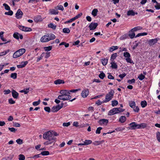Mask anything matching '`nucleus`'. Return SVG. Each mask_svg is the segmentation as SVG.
Wrapping results in <instances>:
<instances>
[{"mask_svg": "<svg viewBox=\"0 0 160 160\" xmlns=\"http://www.w3.org/2000/svg\"><path fill=\"white\" fill-rule=\"evenodd\" d=\"M28 62L27 61L25 62H22L21 64L22 67L23 68L25 67V66L28 64Z\"/></svg>", "mask_w": 160, "mask_h": 160, "instance_id": "obj_52", "label": "nucleus"}, {"mask_svg": "<svg viewBox=\"0 0 160 160\" xmlns=\"http://www.w3.org/2000/svg\"><path fill=\"white\" fill-rule=\"evenodd\" d=\"M13 14V12L12 11L10 10H9L8 12H6L5 13V15H10V16L12 15Z\"/></svg>", "mask_w": 160, "mask_h": 160, "instance_id": "obj_41", "label": "nucleus"}, {"mask_svg": "<svg viewBox=\"0 0 160 160\" xmlns=\"http://www.w3.org/2000/svg\"><path fill=\"white\" fill-rule=\"evenodd\" d=\"M58 13V11L57 9H52L51 10V14H52L57 15Z\"/></svg>", "mask_w": 160, "mask_h": 160, "instance_id": "obj_23", "label": "nucleus"}, {"mask_svg": "<svg viewBox=\"0 0 160 160\" xmlns=\"http://www.w3.org/2000/svg\"><path fill=\"white\" fill-rule=\"evenodd\" d=\"M135 33L133 31H131V30L130 31L128 34V36L131 38H133L135 37Z\"/></svg>", "mask_w": 160, "mask_h": 160, "instance_id": "obj_21", "label": "nucleus"}, {"mask_svg": "<svg viewBox=\"0 0 160 160\" xmlns=\"http://www.w3.org/2000/svg\"><path fill=\"white\" fill-rule=\"evenodd\" d=\"M44 53H42L40 57H38L37 58V62H38V61H39L40 60H41L42 58L44 57Z\"/></svg>", "mask_w": 160, "mask_h": 160, "instance_id": "obj_55", "label": "nucleus"}, {"mask_svg": "<svg viewBox=\"0 0 160 160\" xmlns=\"http://www.w3.org/2000/svg\"><path fill=\"white\" fill-rule=\"evenodd\" d=\"M102 129V128L101 127H99V128H98L97 130H96V133L97 134H99L100 133V131Z\"/></svg>", "mask_w": 160, "mask_h": 160, "instance_id": "obj_54", "label": "nucleus"}, {"mask_svg": "<svg viewBox=\"0 0 160 160\" xmlns=\"http://www.w3.org/2000/svg\"><path fill=\"white\" fill-rule=\"evenodd\" d=\"M70 123L69 122H64L63 123V127H68L70 125Z\"/></svg>", "mask_w": 160, "mask_h": 160, "instance_id": "obj_59", "label": "nucleus"}, {"mask_svg": "<svg viewBox=\"0 0 160 160\" xmlns=\"http://www.w3.org/2000/svg\"><path fill=\"white\" fill-rule=\"evenodd\" d=\"M124 56L126 58V60L128 62L132 63L133 62L132 61L130 57H131L130 53L128 52H125L123 53Z\"/></svg>", "mask_w": 160, "mask_h": 160, "instance_id": "obj_5", "label": "nucleus"}, {"mask_svg": "<svg viewBox=\"0 0 160 160\" xmlns=\"http://www.w3.org/2000/svg\"><path fill=\"white\" fill-rule=\"evenodd\" d=\"M114 92L112 89L106 95L105 98L103 102H107L111 100L113 98Z\"/></svg>", "mask_w": 160, "mask_h": 160, "instance_id": "obj_2", "label": "nucleus"}, {"mask_svg": "<svg viewBox=\"0 0 160 160\" xmlns=\"http://www.w3.org/2000/svg\"><path fill=\"white\" fill-rule=\"evenodd\" d=\"M32 29L31 28L26 27L24 26L23 31L24 32H30L32 31Z\"/></svg>", "mask_w": 160, "mask_h": 160, "instance_id": "obj_46", "label": "nucleus"}, {"mask_svg": "<svg viewBox=\"0 0 160 160\" xmlns=\"http://www.w3.org/2000/svg\"><path fill=\"white\" fill-rule=\"evenodd\" d=\"M147 35V33L146 32H143L138 34L135 37L136 38L139 37L141 36H145Z\"/></svg>", "mask_w": 160, "mask_h": 160, "instance_id": "obj_45", "label": "nucleus"}, {"mask_svg": "<svg viewBox=\"0 0 160 160\" xmlns=\"http://www.w3.org/2000/svg\"><path fill=\"white\" fill-rule=\"evenodd\" d=\"M8 102L10 104H14L15 103V102L14 101L12 98H10L8 100Z\"/></svg>", "mask_w": 160, "mask_h": 160, "instance_id": "obj_51", "label": "nucleus"}, {"mask_svg": "<svg viewBox=\"0 0 160 160\" xmlns=\"http://www.w3.org/2000/svg\"><path fill=\"white\" fill-rule=\"evenodd\" d=\"M130 126V128L131 129H135L136 128L138 129V124H137L136 122H133L129 124Z\"/></svg>", "mask_w": 160, "mask_h": 160, "instance_id": "obj_10", "label": "nucleus"}, {"mask_svg": "<svg viewBox=\"0 0 160 160\" xmlns=\"http://www.w3.org/2000/svg\"><path fill=\"white\" fill-rule=\"evenodd\" d=\"M4 33L3 32H0V37L1 39L3 42H6V40L3 38V34Z\"/></svg>", "mask_w": 160, "mask_h": 160, "instance_id": "obj_33", "label": "nucleus"}, {"mask_svg": "<svg viewBox=\"0 0 160 160\" xmlns=\"http://www.w3.org/2000/svg\"><path fill=\"white\" fill-rule=\"evenodd\" d=\"M118 48V47L117 46H112L109 48V51L110 52H112L115 50L117 49Z\"/></svg>", "mask_w": 160, "mask_h": 160, "instance_id": "obj_30", "label": "nucleus"}, {"mask_svg": "<svg viewBox=\"0 0 160 160\" xmlns=\"http://www.w3.org/2000/svg\"><path fill=\"white\" fill-rule=\"evenodd\" d=\"M50 40L49 35L48 34L43 36L41 38V41L42 42H46Z\"/></svg>", "mask_w": 160, "mask_h": 160, "instance_id": "obj_7", "label": "nucleus"}, {"mask_svg": "<svg viewBox=\"0 0 160 160\" xmlns=\"http://www.w3.org/2000/svg\"><path fill=\"white\" fill-rule=\"evenodd\" d=\"M3 92L4 94H8L11 92V91L10 90L8 89L7 90H4Z\"/></svg>", "mask_w": 160, "mask_h": 160, "instance_id": "obj_62", "label": "nucleus"}, {"mask_svg": "<svg viewBox=\"0 0 160 160\" xmlns=\"http://www.w3.org/2000/svg\"><path fill=\"white\" fill-rule=\"evenodd\" d=\"M104 142V140H102L101 141H95L93 143V144L94 145L97 146L103 143Z\"/></svg>", "mask_w": 160, "mask_h": 160, "instance_id": "obj_24", "label": "nucleus"}, {"mask_svg": "<svg viewBox=\"0 0 160 160\" xmlns=\"http://www.w3.org/2000/svg\"><path fill=\"white\" fill-rule=\"evenodd\" d=\"M101 125H107L108 123V120L106 119H101L99 120L98 122Z\"/></svg>", "mask_w": 160, "mask_h": 160, "instance_id": "obj_15", "label": "nucleus"}, {"mask_svg": "<svg viewBox=\"0 0 160 160\" xmlns=\"http://www.w3.org/2000/svg\"><path fill=\"white\" fill-rule=\"evenodd\" d=\"M56 25H54L52 23H51V28H52L53 30H55L56 28Z\"/></svg>", "mask_w": 160, "mask_h": 160, "instance_id": "obj_60", "label": "nucleus"}, {"mask_svg": "<svg viewBox=\"0 0 160 160\" xmlns=\"http://www.w3.org/2000/svg\"><path fill=\"white\" fill-rule=\"evenodd\" d=\"M129 104L130 106L132 108H134L135 107V102L134 101H131L129 102Z\"/></svg>", "mask_w": 160, "mask_h": 160, "instance_id": "obj_31", "label": "nucleus"}, {"mask_svg": "<svg viewBox=\"0 0 160 160\" xmlns=\"http://www.w3.org/2000/svg\"><path fill=\"white\" fill-rule=\"evenodd\" d=\"M55 8L57 10H61L62 11L64 10V8L63 6L61 5L58 4L57 7H55Z\"/></svg>", "mask_w": 160, "mask_h": 160, "instance_id": "obj_29", "label": "nucleus"}, {"mask_svg": "<svg viewBox=\"0 0 160 160\" xmlns=\"http://www.w3.org/2000/svg\"><path fill=\"white\" fill-rule=\"evenodd\" d=\"M119 52H122V51H127V49H126V48H121V47H120L119 48Z\"/></svg>", "mask_w": 160, "mask_h": 160, "instance_id": "obj_57", "label": "nucleus"}, {"mask_svg": "<svg viewBox=\"0 0 160 160\" xmlns=\"http://www.w3.org/2000/svg\"><path fill=\"white\" fill-rule=\"evenodd\" d=\"M42 53L44 54V57L46 58H48L50 56V52H47L46 53Z\"/></svg>", "mask_w": 160, "mask_h": 160, "instance_id": "obj_44", "label": "nucleus"}, {"mask_svg": "<svg viewBox=\"0 0 160 160\" xmlns=\"http://www.w3.org/2000/svg\"><path fill=\"white\" fill-rule=\"evenodd\" d=\"M64 83L65 82L63 80L60 79H57L54 81V83L56 85L64 84Z\"/></svg>", "mask_w": 160, "mask_h": 160, "instance_id": "obj_18", "label": "nucleus"}, {"mask_svg": "<svg viewBox=\"0 0 160 160\" xmlns=\"http://www.w3.org/2000/svg\"><path fill=\"white\" fill-rule=\"evenodd\" d=\"M137 12H135L133 10L128 11L127 12V15L128 16H134L135 14H137Z\"/></svg>", "mask_w": 160, "mask_h": 160, "instance_id": "obj_19", "label": "nucleus"}, {"mask_svg": "<svg viewBox=\"0 0 160 160\" xmlns=\"http://www.w3.org/2000/svg\"><path fill=\"white\" fill-rule=\"evenodd\" d=\"M25 51L26 50L25 49H20L14 52L13 55V57L14 58H17L19 57L23 54Z\"/></svg>", "mask_w": 160, "mask_h": 160, "instance_id": "obj_3", "label": "nucleus"}, {"mask_svg": "<svg viewBox=\"0 0 160 160\" xmlns=\"http://www.w3.org/2000/svg\"><path fill=\"white\" fill-rule=\"evenodd\" d=\"M126 76V74L124 73L120 74L119 75V77L120 78H121L122 79Z\"/></svg>", "mask_w": 160, "mask_h": 160, "instance_id": "obj_63", "label": "nucleus"}, {"mask_svg": "<svg viewBox=\"0 0 160 160\" xmlns=\"http://www.w3.org/2000/svg\"><path fill=\"white\" fill-rule=\"evenodd\" d=\"M89 90L88 89H84L82 90L81 93V96L83 98H86L89 94Z\"/></svg>", "mask_w": 160, "mask_h": 160, "instance_id": "obj_9", "label": "nucleus"}, {"mask_svg": "<svg viewBox=\"0 0 160 160\" xmlns=\"http://www.w3.org/2000/svg\"><path fill=\"white\" fill-rule=\"evenodd\" d=\"M117 56V53H114L112 54L110 60L111 61H114V60L116 58Z\"/></svg>", "mask_w": 160, "mask_h": 160, "instance_id": "obj_22", "label": "nucleus"}, {"mask_svg": "<svg viewBox=\"0 0 160 160\" xmlns=\"http://www.w3.org/2000/svg\"><path fill=\"white\" fill-rule=\"evenodd\" d=\"M105 76V74L103 73H101L99 75V77L102 79H103Z\"/></svg>", "mask_w": 160, "mask_h": 160, "instance_id": "obj_56", "label": "nucleus"}, {"mask_svg": "<svg viewBox=\"0 0 160 160\" xmlns=\"http://www.w3.org/2000/svg\"><path fill=\"white\" fill-rule=\"evenodd\" d=\"M17 75L16 73H12L11 74V77L14 79H15L17 78Z\"/></svg>", "mask_w": 160, "mask_h": 160, "instance_id": "obj_43", "label": "nucleus"}, {"mask_svg": "<svg viewBox=\"0 0 160 160\" xmlns=\"http://www.w3.org/2000/svg\"><path fill=\"white\" fill-rule=\"evenodd\" d=\"M98 12L97 9H94L93 10L92 12V14L95 17L97 16Z\"/></svg>", "mask_w": 160, "mask_h": 160, "instance_id": "obj_28", "label": "nucleus"}, {"mask_svg": "<svg viewBox=\"0 0 160 160\" xmlns=\"http://www.w3.org/2000/svg\"><path fill=\"white\" fill-rule=\"evenodd\" d=\"M12 95L13 97L15 99H17L18 98L19 94L18 92L14 90L12 91Z\"/></svg>", "mask_w": 160, "mask_h": 160, "instance_id": "obj_16", "label": "nucleus"}, {"mask_svg": "<svg viewBox=\"0 0 160 160\" xmlns=\"http://www.w3.org/2000/svg\"><path fill=\"white\" fill-rule=\"evenodd\" d=\"M23 14L22 12L20 9H18L16 13V17L17 19L21 18Z\"/></svg>", "mask_w": 160, "mask_h": 160, "instance_id": "obj_8", "label": "nucleus"}, {"mask_svg": "<svg viewBox=\"0 0 160 160\" xmlns=\"http://www.w3.org/2000/svg\"><path fill=\"white\" fill-rule=\"evenodd\" d=\"M29 88L25 89L23 90L20 91V92L22 93H24L25 94H27L29 92Z\"/></svg>", "mask_w": 160, "mask_h": 160, "instance_id": "obj_36", "label": "nucleus"}, {"mask_svg": "<svg viewBox=\"0 0 160 160\" xmlns=\"http://www.w3.org/2000/svg\"><path fill=\"white\" fill-rule=\"evenodd\" d=\"M123 111L124 109H123L120 108H114L109 111L108 114L109 115H113L117 113L122 112Z\"/></svg>", "mask_w": 160, "mask_h": 160, "instance_id": "obj_4", "label": "nucleus"}, {"mask_svg": "<svg viewBox=\"0 0 160 160\" xmlns=\"http://www.w3.org/2000/svg\"><path fill=\"white\" fill-rule=\"evenodd\" d=\"M158 40V39L157 38L149 40L148 41V44L151 46H152L157 42Z\"/></svg>", "mask_w": 160, "mask_h": 160, "instance_id": "obj_13", "label": "nucleus"}, {"mask_svg": "<svg viewBox=\"0 0 160 160\" xmlns=\"http://www.w3.org/2000/svg\"><path fill=\"white\" fill-rule=\"evenodd\" d=\"M155 8L157 9H160V3H157V5L155 6Z\"/></svg>", "mask_w": 160, "mask_h": 160, "instance_id": "obj_64", "label": "nucleus"}, {"mask_svg": "<svg viewBox=\"0 0 160 160\" xmlns=\"http://www.w3.org/2000/svg\"><path fill=\"white\" fill-rule=\"evenodd\" d=\"M156 137L158 141L160 142V132H157L156 133Z\"/></svg>", "mask_w": 160, "mask_h": 160, "instance_id": "obj_32", "label": "nucleus"}, {"mask_svg": "<svg viewBox=\"0 0 160 160\" xmlns=\"http://www.w3.org/2000/svg\"><path fill=\"white\" fill-rule=\"evenodd\" d=\"M8 129L11 132H15L17 130L14 128H9Z\"/></svg>", "mask_w": 160, "mask_h": 160, "instance_id": "obj_58", "label": "nucleus"}, {"mask_svg": "<svg viewBox=\"0 0 160 160\" xmlns=\"http://www.w3.org/2000/svg\"><path fill=\"white\" fill-rule=\"evenodd\" d=\"M60 94L58 97V98L63 101L68 100L71 99L69 91L67 90H61L60 92Z\"/></svg>", "mask_w": 160, "mask_h": 160, "instance_id": "obj_1", "label": "nucleus"}, {"mask_svg": "<svg viewBox=\"0 0 160 160\" xmlns=\"http://www.w3.org/2000/svg\"><path fill=\"white\" fill-rule=\"evenodd\" d=\"M139 128H146L147 126L146 123H141L140 124H138Z\"/></svg>", "mask_w": 160, "mask_h": 160, "instance_id": "obj_20", "label": "nucleus"}, {"mask_svg": "<svg viewBox=\"0 0 160 160\" xmlns=\"http://www.w3.org/2000/svg\"><path fill=\"white\" fill-rule=\"evenodd\" d=\"M58 135V134H57L56 132L54 131H52L51 132V141L52 140V142H55L56 138L54 137L51 138L52 136H57Z\"/></svg>", "mask_w": 160, "mask_h": 160, "instance_id": "obj_11", "label": "nucleus"}, {"mask_svg": "<svg viewBox=\"0 0 160 160\" xmlns=\"http://www.w3.org/2000/svg\"><path fill=\"white\" fill-rule=\"evenodd\" d=\"M142 29V28L140 26H138L135 27L131 29V31L133 32L136 31L138 30H141Z\"/></svg>", "mask_w": 160, "mask_h": 160, "instance_id": "obj_26", "label": "nucleus"}, {"mask_svg": "<svg viewBox=\"0 0 160 160\" xmlns=\"http://www.w3.org/2000/svg\"><path fill=\"white\" fill-rule=\"evenodd\" d=\"M16 142L18 144L20 145L22 144L23 143L22 140L20 138L17 139Z\"/></svg>", "mask_w": 160, "mask_h": 160, "instance_id": "obj_53", "label": "nucleus"}, {"mask_svg": "<svg viewBox=\"0 0 160 160\" xmlns=\"http://www.w3.org/2000/svg\"><path fill=\"white\" fill-rule=\"evenodd\" d=\"M3 6L4 7L5 9L7 10H9L10 9V7L7 4L4 3L3 4Z\"/></svg>", "mask_w": 160, "mask_h": 160, "instance_id": "obj_40", "label": "nucleus"}, {"mask_svg": "<svg viewBox=\"0 0 160 160\" xmlns=\"http://www.w3.org/2000/svg\"><path fill=\"white\" fill-rule=\"evenodd\" d=\"M63 107V105H58L56 106L53 107L51 109L52 111L53 112H56L60 109Z\"/></svg>", "mask_w": 160, "mask_h": 160, "instance_id": "obj_6", "label": "nucleus"}, {"mask_svg": "<svg viewBox=\"0 0 160 160\" xmlns=\"http://www.w3.org/2000/svg\"><path fill=\"white\" fill-rule=\"evenodd\" d=\"M126 120V118L125 116H121L119 119V121L122 123L124 122Z\"/></svg>", "mask_w": 160, "mask_h": 160, "instance_id": "obj_37", "label": "nucleus"}, {"mask_svg": "<svg viewBox=\"0 0 160 160\" xmlns=\"http://www.w3.org/2000/svg\"><path fill=\"white\" fill-rule=\"evenodd\" d=\"M118 104V102L116 100H114L112 101V107L117 106Z\"/></svg>", "mask_w": 160, "mask_h": 160, "instance_id": "obj_38", "label": "nucleus"}, {"mask_svg": "<svg viewBox=\"0 0 160 160\" xmlns=\"http://www.w3.org/2000/svg\"><path fill=\"white\" fill-rule=\"evenodd\" d=\"M41 154L43 156L47 155L49 154V152L48 151H44L42 152Z\"/></svg>", "mask_w": 160, "mask_h": 160, "instance_id": "obj_42", "label": "nucleus"}, {"mask_svg": "<svg viewBox=\"0 0 160 160\" xmlns=\"http://www.w3.org/2000/svg\"><path fill=\"white\" fill-rule=\"evenodd\" d=\"M135 80L134 79H132L131 80H128V82L130 84L134 83L135 82Z\"/></svg>", "mask_w": 160, "mask_h": 160, "instance_id": "obj_61", "label": "nucleus"}, {"mask_svg": "<svg viewBox=\"0 0 160 160\" xmlns=\"http://www.w3.org/2000/svg\"><path fill=\"white\" fill-rule=\"evenodd\" d=\"M13 37L14 38L17 39H18L19 38L20 39H22L23 38V36L22 35L19 34L18 32H15L13 34Z\"/></svg>", "mask_w": 160, "mask_h": 160, "instance_id": "obj_14", "label": "nucleus"}, {"mask_svg": "<svg viewBox=\"0 0 160 160\" xmlns=\"http://www.w3.org/2000/svg\"><path fill=\"white\" fill-rule=\"evenodd\" d=\"M145 78V76L142 75V74H140L138 77V78L139 79V80H142L143 79Z\"/></svg>", "mask_w": 160, "mask_h": 160, "instance_id": "obj_48", "label": "nucleus"}, {"mask_svg": "<svg viewBox=\"0 0 160 160\" xmlns=\"http://www.w3.org/2000/svg\"><path fill=\"white\" fill-rule=\"evenodd\" d=\"M111 67L112 68L117 69L118 68V66L116 63L114 61H111Z\"/></svg>", "mask_w": 160, "mask_h": 160, "instance_id": "obj_27", "label": "nucleus"}, {"mask_svg": "<svg viewBox=\"0 0 160 160\" xmlns=\"http://www.w3.org/2000/svg\"><path fill=\"white\" fill-rule=\"evenodd\" d=\"M50 135V131H48L46 132H45L44 134L43 135V138L44 139H46L47 140H49V136Z\"/></svg>", "mask_w": 160, "mask_h": 160, "instance_id": "obj_17", "label": "nucleus"}, {"mask_svg": "<svg viewBox=\"0 0 160 160\" xmlns=\"http://www.w3.org/2000/svg\"><path fill=\"white\" fill-rule=\"evenodd\" d=\"M92 143V141L91 140H86L84 142V144L85 145H87L90 144Z\"/></svg>", "mask_w": 160, "mask_h": 160, "instance_id": "obj_34", "label": "nucleus"}, {"mask_svg": "<svg viewBox=\"0 0 160 160\" xmlns=\"http://www.w3.org/2000/svg\"><path fill=\"white\" fill-rule=\"evenodd\" d=\"M102 64L104 66H105L107 64L108 59L106 58H103L101 60Z\"/></svg>", "mask_w": 160, "mask_h": 160, "instance_id": "obj_25", "label": "nucleus"}, {"mask_svg": "<svg viewBox=\"0 0 160 160\" xmlns=\"http://www.w3.org/2000/svg\"><path fill=\"white\" fill-rule=\"evenodd\" d=\"M141 105L142 108L145 107L147 105V102L145 101H143L141 102Z\"/></svg>", "mask_w": 160, "mask_h": 160, "instance_id": "obj_35", "label": "nucleus"}, {"mask_svg": "<svg viewBox=\"0 0 160 160\" xmlns=\"http://www.w3.org/2000/svg\"><path fill=\"white\" fill-rule=\"evenodd\" d=\"M19 160H24L25 159V157L24 155L22 154H20L19 156Z\"/></svg>", "mask_w": 160, "mask_h": 160, "instance_id": "obj_47", "label": "nucleus"}, {"mask_svg": "<svg viewBox=\"0 0 160 160\" xmlns=\"http://www.w3.org/2000/svg\"><path fill=\"white\" fill-rule=\"evenodd\" d=\"M40 100L39 99L38 101L34 102H33V105L34 106H37L40 103Z\"/></svg>", "mask_w": 160, "mask_h": 160, "instance_id": "obj_50", "label": "nucleus"}, {"mask_svg": "<svg viewBox=\"0 0 160 160\" xmlns=\"http://www.w3.org/2000/svg\"><path fill=\"white\" fill-rule=\"evenodd\" d=\"M39 0H29L28 3H32L35 4L39 2Z\"/></svg>", "mask_w": 160, "mask_h": 160, "instance_id": "obj_49", "label": "nucleus"}, {"mask_svg": "<svg viewBox=\"0 0 160 160\" xmlns=\"http://www.w3.org/2000/svg\"><path fill=\"white\" fill-rule=\"evenodd\" d=\"M98 25L97 23H91L89 26V27L90 30H94L95 29Z\"/></svg>", "mask_w": 160, "mask_h": 160, "instance_id": "obj_12", "label": "nucleus"}, {"mask_svg": "<svg viewBox=\"0 0 160 160\" xmlns=\"http://www.w3.org/2000/svg\"><path fill=\"white\" fill-rule=\"evenodd\" d=\"M63 32L65 33H68L70 32V30L68 28H65L63 29Z\"/></svg>", "mask_w": 160, "mask_h": 160, "instance_id": "obj_39", "label": "nucleus"}]
</instances>
